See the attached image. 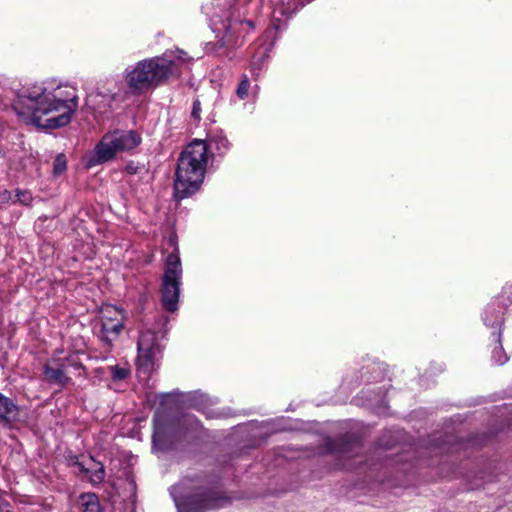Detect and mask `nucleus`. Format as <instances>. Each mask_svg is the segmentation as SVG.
I'll use <instances>...</instances> for the list:
<instances>
[{"label":"nucleus","instance_id":"cd10ccee","mask_svg":"<svg viewBox=\"0 0 512 512\" xmlns=\"http://www.w3.org/2000/svg\"><path fill=\"white\" fill-rule=\"evenodd\" d=\"M184 422L188 425H191V426H195V427H198L200 425V422L198 421V419H196L194 416L192 415H186L184 417Z\"/></svg>","mask_w":512,"mask_h":512},{"label":"nucleus","instance_id":"412c9836","mask_svg":"<svg viewBox=\"0 0 512 512\" xmlns=\"http://www.w3.org/2000/svg\"><path fill=\"white\" fill-rule=\"evenodd\" d=\"M496 301L503 307L512 305V285L502 288L501 293L497 296Z\"/></svg>","mask_w":512,"mask_h":512},{"label":"nucleus","instance_id":"ddd939ff","mask_svg":"<svg viewBox=\"0 0 512 512\" xmlns=\"http://www.w3.org/2000/svg\"><path fill=\"white\" fill-rule=\"evenodd\" d=\"M17 416V406L14 402L0 393V421L11 422Z\"/></svg>","mask_w":512,"mask_h":512},{"label":"nucleus","instance_id":"aec40b11","mask_svg":"<svg viewBox=\"0 0 512 512\" xmlns=\"http://www.w3.org/2000/svg\"><path fill=\"white\" fill-rule=\"evenodd\" d=\"M54 353H59V358L61 359V362L66 364V370L69 367L77 371L84 369L77 352L69 351L65 354L63 349H57L54 351Z\"/></svg>","mask_w":512,"mask_h":512},{"label":"nucleus","instance_id":"f3484780","mask_svg":"<svg viewBox=\"0 0 512 512\" xmlns=\"http://www.w3.org/2000/svg\"><path fill=\"white\" fill-rule=\"evenodd\" d=\"M80 470L85 473L93 485H98L104 481L105 468L101 463H95V468H86L82 463H78Z\"/></svg>","mask_w":512,"mask_h":512},{"label":"nucleus","instance_id":"bb28decb","mask_svg":"<svg viewBox=\"0 0 512 512\" xmlns=\"http://www.w3.org/2000/svg\"><path fill=\"white\" fill-rule=\"evenodd\" d=\"M11 200H12V195H11L10 191H8L6 189L0 190V204H7Z\"/></svg>","mask_w":512,"mask_h":512},{"label":"nucleus","instance_id":"5701e85b","mask_svg":"<svg viewBox=\"0 0 512 512\" xmlns=\"http://www.w3.org/2000/svg\"><path fill=\"white\" fill-rule=\"evenodd\" d=\"M249 88H250V81H249L248 77L246 75H244L236 89L237 96L241 100L246 99L249 94Z\"/></svg>","mask_w":512,"mask_h":512},{"label":"nucleus","instance_id":"6ab92c4d","mask_svg":"<svg viewBox=\"0 0 512 512\" xmlns=\"http://www.w3.org/2000/svg\"><path fill=\"white\" fill-rule=\"evenodd\" d=\"M199 398H200V401L198 402L197 400V396H193V403H192V407H194L195 409L199 410V411H202L207 418L209 419H213V418H227V417H230L231 416V412H230V409H227V410H211V409H205L203 406H202V402H203V398H204V395L200 394L199 395Z\"/></svg>","mask_w":512,"mask_h":512},{"label":"nucleus","instance_id":"20e7f679","mask_svg":"<svg viewBox=\"0 0 512 512\" xmlns=\"http://www.w3.org/2000/svg\"><path fill=\"white\" fill-rule=\"evenodd\" d=\"M178 512H205L222 506L226 500L215 486L200 477L183 478L170 488Z\"/></svg>","mask_w":512,"mask_h":512},{"label":"nucleus","instance_id":"9d476101","mask_svg":"<svg viewBox=\"0 0 512 512\" xmlns=\"http://www.w3.org/2000/svg\"><path fill=\"white\" fill-rule=\"evenodd\" d=\"M170 419L157 411L153 417V450L167 451L173 447L175 435Z\"/></svg>","mask_w":512,"mask_h":512},{"label":"nucleus","instance_id":"f257e3e1","mask_svg":"<svg viewBox=\"0 0 512 512\" xmlns=\"http://www.w3.org/2000/svg\"><path fill=\"white\" fill-rule=\"evenodd\" d=\"M77 108V90L72 86L53 88L34 84L21 89L13 102V109L19 116L45 129L68 125Z\"/></svg>","mask_w":512,"mask_h":512},{"label":"nucleus","instance_id":"4be33fe9","mask_svg":"<svg viewBox=\"0 0 512 512\" xmlns=\"http://www.w3.org/2000/svg\"><path fill=\"white\" fill-rule=\"evenodd\" d=\"M67 168V160L64 154H58L53 162V172L55 175L62 174Z\"/></svg>","mask_w":512,"mask_h":512},{"label":"nucleus","instance_id":"a211bd4d","mask_svg":"<svg viewBox=\"0 0 512 512\" xmlns=\"http://www.w3.org/2000/svg\"><path fill=\"white\" fill-rule=\"evenodd\" d=\"M209 147L214 148L220 155L225 154L230 149V142L227 137L220 131L214 132L208 138Z\"/></svg>","mask_w":512,"mask_h":512},{"label":"nucleus","instance_id":"2eb2a0df","mask_svg":"<svg viewBox=\"0 0 512 512\" xmlns=\"http://www.w3.org/2000/svg\"><path fill=\"white\" fill-rule=\"evenodd\" d=\"M79 505L82 512H102L99 498L95 493H82L79 496Z\"/></svg>","mask_w":512,"mask_h":512},{"label":"nucleus","instance_id":"c756f323","mask_svg":"<svg viewBox=\"0 0 512 512\" xmlns=\"http://www.w3.org/2000/svg\"><path fill=\"white\" fill-rule=\"evenodd\" d=\"M168 395H169V394H162V395H161V398H164V397H166V396H168Z\"/></svg>","mask_w":512,"mask_h":512},{"label":"nucleus","instance_id":"1a4fd4ad","mask_svg":"<svg viewBox=\"0 0 512 512\" xmlns=\"http://www.w3.org/2000/svg\"><path fill=\"white\" fill-rule=\"evenodd\" d=\"M125 320V311L116 306L109 305L101 311L100 339L107 346H111L119 337L124 329Z\"/></svg>","mask_w":512,"mask_h":512},{"label":"nucleus","instance_id":"c85d7f7f","mask_svg":"<svg viewBox=\"0 0 512 512\" xmlns=\"http://www.w3.org/2000/svg\"><path fill=\"white\" fill-rule=\"evenodd\" d=\"M126 169L130 174L136 173V168L133 167L132 165H127Z\"/></svg>","mask_w":512,"mask_h":512},{"label":"nucleus","instance_id":"a878e982","mask_svg":"<svg viewBox=\"0 0 512 512\" xmlns=\"http://www.w3.org/2000/svg\"><path fill=\"white\" fill-rule=\"evenodd\" d=\"M201 102L199 99H195L192 104L191 119L198 123L201 120Z\"/></svg>","mask_w":512,"mask_h":512},{"label":"nucleus","instance_id":"9b49d317","mask_svg":"<svg viewBox=\"0 0 512 512\" xmlns=\"http://www.w3.org/2000/svg\"><path fill=\"white\" fill-rule=\"evenodd\" d=\"M503 312L499 311L495 321L492 324H486L488 330L487 340L489 343L487 347L491 349V361L495 365H503L508 361V356L502 346V326H503Z\"/></svg>","mask_w":512,"mask_h":512},{"label":"nucleus","instance_id":"6e6552de","mask_svg":"<svg viewBox=\"0 0 512 512\" xmlns=\"http://www.w3.org/2000/svg\"><path fill=\"white\" fill-rule=\"evenodd\" d=\"M141 143V137L135 131L116 130L103 136L95 148L98 163L112 160L118 152L131 150Z\"/></svg>","mask_w":512,"mask_h":512},{"label":"nucleus","instance_id":"4468645a","mask_svg":"<svg viewBox=\"0 0 512 512\" xmlns=\"http://www.w3.org/2000/svg\"><path fill=\"white\" fill-rule=\"evenodd\" d=\"M329 449L333 451H339L343 457H350V453L358 451L360 444L358 441H347L346 438H340L336 442L329 443Z\"/></svg>","mask_w":512,"mask_h":512},{"label":"nucleus","instance_id":"b1692460","mask_svg":"<svg viewBox=\"0 0 512 512\" xmlns=\"http://www.w3.org/2000/svg\"><path fill=\"white\" fill-rule=\"evenodd\" d=\"M111 369V376L113 380L121 381L126 379L129 374L130 370L127 367H120L118 365L110 367Z\"/></svg>","mask_w":512,"mask_h":512},{"label":"nucleus","instance_id":"0eeeda50","mask_svg":"<svg viewBox=\"0 0 512 512\" xmlns=\"http://www.w3.org/2000/svg\"><path fill=\"white\" fill-rule=\"evenodd\" d=\"M182 267L178 253H171L166 259V267L162 279L161 303L168 312L178 309Z\"/></svg>","mask_w":512,"mask_h":512},{"label":"nucleus","instance_id":"f8f14e48","mask_svg":"<svg viewBox=\"0 0 512 512\" xmlns=\"http://www.w3.org/2000/svg\"><path fill=\"white\" fill-rule=\"evenodd\" d=\"M45 379L51 384H58L61 387L71 383V378L67 375L66 364L61 362L59 353H53L52 357L43 367Z\"/></svg>","mask_w":512,"mask_h":512},{"label":"nucleus","instance_id":"423d86ee","mask_svg":"<svg viewBox=\"0 0 512 512\" xmlns=\"http://www.w3.org/2000/svg\"><path fill=\"white\" fill-rule=\"evenodd\" d=\"M202 10L205 14L210 15L214 23H221L222 29L225 31V36L220 41L222 47L226 45L225 38L230 41L236 34L254 29V23L245 19L246 12L239 4H230L227 10H215L212 13L207 6H202Z\"/></svg>","mask_w":512,"mask_h":512},{"label":"nucleus","instance_id":"393cba45","mask_svg":"<svg viewBox=\"0 0 512 512\" xmlns=\"http://www.w3.org/2000/svg\"><path fill=\"white\" fill-rule=\"evenodd\" d=\"M16 198H17V200H16L17 202H19L23 205H26V206L31 205L32 200H33V196L30 191L20 190V189L16 190Z\"/></svg>","mask_w":512,"mask_h":512},{"label":"nucleus","instance_id":"39448f33","mask_svg":"<svg viewBox=\"0 0 512 512\" xmlns=\"http://www.w3.org/2000/svg\"><path fill=\"white\" fill-rule=\"evenodd\" d=\"M166 319L161 318L151 327L141 329L137 342V372L149 376L158 366L162 355L161 340L165 337Z\"/></svg>","mask_w":512,"mask_h":512},{"label":"nucleus","instance_id":"7ed1b4c3","mask_svg":"<svg viewBox=\"0 0 512 512\" xmlns=\"http://www.w3.org/2000/svg\"><path fill=\"white\" fill-rule=\"evenodd\" d=\"M208 162V145L203 140L189 143L178 159L174 196L184 199L199 190L205 176Z\"/></svg>","mask_w":512,"mask_h":512},{"label":"nucleus","instance_id":"dca6fc26","mask_svg":"<svg viewBox=\"0 0 512 512\" xmlns=\"http://www.w3.org/2000/svg\"><path fill=\"white\" fill-rule=\"evenodd\" d=\"M303 3L299 0H278L275 3V13H279L285 17H291L295 14L300 8L303 7Z\"/></svg>","mask_w":512,"mask_h":512},{"label":"nucleus","instance_id":"f03ea898","mask_svg":"<svg viewBox=\"0 0 512 512\" xmlns=\"http://www.w3.org/2000/svg\"><path fill=\"white\" fill-rule=\"evenodd\" d=\"M189 58L182 50L175 56L165 53L162 57H153L137 62L125 69V82L132 95H142L147 91L164 84L172 75L178 73L179 63Z\"/></svg>","mask_w":512,"mask_h":512}]
</instances>
